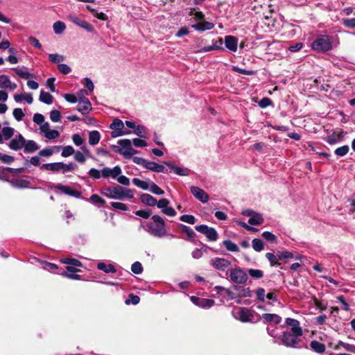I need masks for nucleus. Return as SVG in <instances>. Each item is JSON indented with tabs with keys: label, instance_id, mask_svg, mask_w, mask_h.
Wrapping results in <instances>:
<instances>
[{
	"label": "nucleus",
	"instance_id": "obj_26",
	"mask_svg": "<svg viewBox=\"0 0 355 355\" xmlns=\"http://www.w3.org/2000/svg\"><path fill=\"white\" fill-rule=\"evenodd\" d=\"M146 168L156 173L165 172V167L163 165L157 164L155 162L148 161Z\"/></svg>",
	"mask_w": 355,
	"mask_h": 355
},
{
	"label": "nucleus",
	"instance_id": "obj_57",
	"mask_svg": "<svg viewBox=\"0 0 355 355\" xmlns=\"http://www.w3.org/2000/svg\"><path fill=\"white\" fill-rule=\"evenodd\" d=\"M49 59L53 63H59L64 60V57L57 53H51L49 54Z\"/></svg>",
	"mask_w": 355,
	"mask_h": 355
},
{
	"label": "nucleus",
	"instance_id": "obj_6",
	"mask_svg": "<svg viewBox=\"0 0 355 355\" xmlns=\"http://www.w3.org/2000/svg\"><path fill=\"white\" fill-rule=\"evenodd\" d=\"M234 316L243 322H255L258 320L254 312L244 307H240L234 311Z\"/></svg>",
	"mask_w": 355,
	"mask_h": 355
},
{
	"label": "nucleus",
	"instance_id": "obj_17",
	"mask_svg": "<svg viewBox=\"0 0 355 355\" xmlns=\"http://www.w3.org/2000/svg\"><path fill=\"white\" fill-rule=\"evenodd\" d=\"M92 104L89 100L85 97L79 96L77 110L83 114H87L92 110Z\"/></svg>",
	"mask_w": 355,
	"mask_h": 355
},
{
	"label": "nucleus",
	"instance_id": "obj_51",
	"mask_svg": "<svg viewBox=\"0 0 355 355\" xmlns=\"http://www.w3.org/2000/svg\"><path fill=\"white\" fill-rule=\"evenodd\" d=\"M249 275L254 279H260L263 276V272L258 269H249Z\"/></svg>",
	"mask_w": 355,
	"mask_h": 355
},
{
	"label": "nucleus",
	"instance_id": "obj_54",
	"mask_svg": "<svg viewBox=\"0 0 355 355\" xmlns=\"http://www.w3.org/2000/svg\"><path fill=\"white\" fill-rule=\"evenodd\" d=\"M262 236L263 239L270 243H277L276 236L270 232H263L262 233Z\"/></svg>",
	"mask_w": 355,
	"mask_h": 355
},
{
	"label": "nucleus",
	"instance_id": "obj_30",
	"mask_svg": "<svg viewBox=\"0 0 355 355\" xmlns=\"http://www.w3.org/2000/svg\"><path fill=\"white\" fill-rule=\"evenodd\" d=\"M101 139V135L97 130H92L89 133V144L92 146H96Z\"/></svg>",
	"mask_w": 355,
	"mask_h": 355
},
{
	"label": "nucleus",
	"instance_id": "obj_5",
	"mask_svg": "<svg viewBox=\"0 0 355 355\" xmlns=\"http://www.w3.org/2000/svg\"><path fill=\"white\" fill-rule=\"evenodd\" d=\"M77 168L76 164L74 163L64 164L63 162H53L49 164H44L40 166L42 171H52L53 173H65L69 171H73Z\"/></svg>",
	"mask_w": 355,
	"mask_h": 355
},
{
	"label": "nucleus",
	"instance_id": "obj_58",
	"mask_svg": "<svg viewBox=\"0 0 355 355\" xmlns=\"http://www.w3.org/2000/svg\"><path fill=\"white\" fill-rule=\"evenodd\" d=\"M89 201L94 204H101L104 205L105 203V200L101 198L97 194H93L89 198Z\"/></svg>",
	"mask_w": 355,
	"mask_h": 355
},
{
	"label": "nucleus",
	"instance_id": "obj_13",
	"mask_svg": "<svg viewBox=\"0 0 355 355\" xmlns=\"http://www.w3.org/2000/svg\"><path fill=\"white\" fill-rule=\"evenodd\" d=\"M24 142L25 138L21 134L19 133L14 138L12 137L10 139L8 146L11 150L17 151L23 148Z\"/></svg>",
	"mask_w": 355,
	"mask_h": 355
},
{
	"label": "nucleus",
	"instance_id": "obj_56",
	"mask_svg": "<svg viewBox=\"0 0 355 355\" xmlns=\"http://www.w3.org/2000/svg\"><path fill=\"white\" fill-rule=\"evenodd\" d=\"M131 270L135 274L139 275L141 274L143 271V267L140 262L136 261L131 266Z\"/></svg>",
	"mask_w": 355,
	"mask_h": 355
},
{
	"label": "nucleus",
	"instance_id": "obj_25",
	"mask_svg": "<svg viewBox=\"0 0 355 355\" xmlns=\"http://www.w3.org/2000/svg\"><path fill=\"white\" fill-rule=\"evenodd\" d=\"M140 200L142 203L150 206V207H154L157 205V200L151 195L148 193H142L140 195Z\"/></svg>",
	"mask_w": 355,
	"mask_h": 355
},
{
	"label": "nucleus",
	"instance_id": "obj_15",
	"mask_svg": "<svg viewBox=\"0 0 355 355\" xmlns=\"http://www.w3.org/2000/svg\"><path fill=\"white\" fill-rule=\"evenodd\" d=\"M54 188L66 195L74 197L76 198H82L81 193L76 189H72L71 187L62 185V184H56L54 185Z\"/></svg>",
	"mask_w": 355,
	"mask_h": 355
},
{
	"label": "nucleus",
	"instance_id": "obj_64",
	"mask_svg": "<svg viewBox=\"0 0 355 355\" xmlns=\"http://www.w3.org/2000/svg\"><path fill=\"white\" fill-rule=\"evenodd\" d=\"M72 140L77 146H80L84 143V139L78 134H74L72 136Z\"/></svg>",
	"mask_w": 355,
	"mask_h": 355
},
{
	"label": "nucleus",
	"instance_id": "obj_59",
	"mask_svg": "<svg viewBox=\"0 0 355 355\" xmlns=\"http://www.w3.org/2000/svg\"><path fill=\"white\" fill-rule=\"evenodd\" d=\"M50 119L53 122H58L60 121L61 115L58 110H52L50 113Z\"/></svg>",
	"mask_w": 355,
	"mask_h": 355
},
{
	"label": "nucleus",
	"instance_id": "obj_23",
	"mask_svg": "<svg viewBox=\"0 0 355 355\" xmlns=\"http://www.w3.org/2000/svg\"><path fill=\"white\" fill-rule=\"evenodd\" d=\"M164 164L172 169L177 175L187 176L189 174V170L187 168H181L175 166L171 162H164Z\"/></svg>",
	"mask_w": 355,
	"mask_h": 355
},
{
	"label": "nucleus",
	"instance_id": "obj_49",
	"mask_svg": "<svg viewBox=\"0 0 355 355\" xmlns=\"http://www.w3.org/2000/svg\"><path fill=\"white\" fill-rule=\"evenodd\" d=\"M349 146L347 145H345L341 147L337 148L335 150L334 153L336 155H338L339 157H343L347 154V153L349 152Z\"/></svg>",
	"mask_w": 355,
	"mask_h": 355
},
{
	"label": "nucleus",
	"instance_id": "obj_19",
	"mask_svg": "<svg viewBox=\"0 0 355 355\" xmlns=\"http://www.w3.org/2000/svg\"><path fill=\"white\" fill-rule=\"evenodd\" d=\"M121 173V168L119 166H116L113 168L105 167L101 171L102 177L116 178Z\"/></svg>",
	"mask_w": 355,
	"mask_h": 355
},
{
	"label": "nucleus",
	"instance_id": "obj_20",
	"mask_svg": "<svg viewBox=\"0 0 355 355\" xmlns=\"http://www.w3.org/2000/svg\"><path fill=\"white\" fill-rule=\"evenodd\" d=\"M238 41V38L232 35H227L224 39L225 47L232 52L237 51Z\"/></svg>",
	"mask_w": 355,
	"mask_h": 355
},
{
	"label": "nucleus",
	"instance_id": "obj_16",
	"mask_svg": "<svg viewBox=\"0 0 355 355\" xmlns=\"http://www.w3.org/2000/svg\"><path fill=\"white\" fill-rule=\"evenodd\" d=\"M190 190L193 196L201 202L207 203L209 201V195L200 187L191 186Z\"/></svg>",
	"mask_w": 355,
	"mask_h": 355
},
{
	"label": "nucleus",
	"instance_id": "obj_2",
	"mask_svg": "<svg viewBox=\"0 0 355 355\" xmlns=\"http://www.w3.org/2000/svg\"><path fill=\"white\" fill-rule=\"evenodd\" d=\"M338 44L337 39L327 35H320L312 42L311 49L318 53H324Z\"/></svg>",
	"mask_w": 355,
	"mask_h": 355
},
{
	"label": "nucleus",
	"instance_id": "obj_32",
	"mask_svg": "<svg viewBox=\"0 0 355 355\" xmlns=\"http://www.w3.org/2000/svg\"><path fill=\"white\" fill-rule=\"evenodd\" d=\"M97 268L105 272V273H114L116 272V269L112 264H105L103 262L98 263Z\"/></svg>",
	"mask_w": 355,
	"mask_h": 355
},
{
	"label": "nucleus",
	"instance_id": "obj_11",
	"mask_svg": "<svg viewBox=\"0 0 355 355\" xmlns=\"http://www.w3.org/2000/svg\"><path fill=\"white\" fill-rule=\"evenodd\" d=\"M68 19L74 24L86 30L89 33H92L94 31V27L84 19H80L79 17L74 14L69 15L68 16Z\"/></svg>",
	"mask_w": 355,
	"mask_h": 355
},
{
	"label": "nucleus",
	"instance_id": "obj_36",
	"mask_svg": "<svg viewBox=\"0 0 355 355\" xmlns=\"http://www.w3.org/2000/svg\"><path fill=\"white\" fill-rule=\"evenodd\" d=\"M60 262L62 263L67 264L69 266H73L75 267H81L82 263L76 259L72 258H63L60 259Z\"/></svg>",
	"mask_w": 355,
	"mask_h": 355
},
{
	"label": "nucleus",
	"instance_id": "obj_44",
	"mask_svg": "<svg viewBox=\"0 0 355 355\" xmlns=\"http://www.w3.org/2000/svg\"><path fill=\"white\" fill-rule=\"evenodd\" d=\"M135 133L139 137L146 138L148 132L144 126L139 125L136 127Z\"/></svg>",
	"mask_w": 355,
	"mask_h": 355
},
{
	"label": "nucleus",
	"instance_id": "obj_1",
	"mask_svg": "<svg viewBox=\"0 0 355 355\" xmlns=\"http://www.w3.org/2000/svg\"><path fill=\"white\" fill-rule=\"evenodd\" d=\"M153 223L147 222L143 228L150 234L161 238L166 234V224L164 220L159 215L152 216Z\"/></svg>",
	"mask_w": 355,
	"mask_h": 355
},
{
	"label": "nucleus",
	"instance_id": "obj_42",
	"mask_svg": "<svg viewBox=\"0 0 355 355\" xmlns=\"http://www.w3.org/2000/svg\"><path fill=\"white\" fill-rule=\"evenodd\" d=\"M53 28L56 34H60L64 31L66 26L64 22L58 21L53 24Z\"/></svg>",
	"mask_w": 355,
	"mask_h": 355
},
{
	"label": "nucleus",
	"instance_id": "obj_27",
	"mask_svg": "<svg viewBox=\"0 0 355 355\" xmlns=\"http://www.w3.org/2000/svg\"><path fill=\"white\" fill-rule=\"evenodd\" d=\"M263 217L261 214L255 212L248 220L251 225H260L263 223Z\"/></svg>",
	"mask_w": 355,
	"mask_h": 355
},
{
	"label": "nucleus",
	"instance_id": "obj_46",
	"mask_svg": "<svg viewBox=\"0 0 355 355\" xmlns=\"http://www.w3.org/2000/svg\"><path fill=\"white\" fill-rule=\"evenodd\" d=\"M214 301L211 299L201 298L199 307L208 309L214 304Z\"/></svg>",
	"mask_w": 355,
	"mask_h": 355
},
{
	"label": "nucleus",
	"instance_id": "obj_12",
	"mask_svg": "<svg viewBox=\"0 0 355 355\" xmlns=\"http://www.w3.org/2000/svg\"><path fill=\"white\" fill-rule=\"evenodd\" d=\"M230 264L231 262L224 258L215 257L210 260V265L220 271H225Z\"/></svg>",
	"mask_w": 355,
	"mask_h": 355
},
{
	"label": "nucleus",
	"instance_id": "obj_10",
	"mask_svg": "<svg viewBox=\"0 0 355 355\" xmlns=\"http://www.w3.org/2000/svg\"><path fill=\"white\" fill-rule=\"evenodd\" d=\"M170 202L166 198L160 199L157 204L159 209L162 210V212L168 216H175L177 213L173 207L169 206Z\"/></svg>",
	"mask_w": 355,
	"mask_h": 355
},
{
	"label": "nucleus",
	"instance_id": "obj_39",
	"mask_svg": "<svg viewBox=\"0 0 355 355\" xmlns=\"http://www.w3.org/2000/svg\"><path fill=\"white\" fill-rule=\"evenodd\" d=\"M223 245L225 247V248L230 252H237L239 251V248L237 246L236 244L233 243L230 240H225L223 241Z\"/></svg>",
	"mask_w": 355,
	"mask_h": 355
},
{
	"label": "nucleus",
	"instance_id": "obj_55",
	"mask_svg": "<svg viewBox=\"0 0 355 355\" xmlns=\"http://www.w3.org/2000/svg\"><path fill=\"white\" fill-rule=\"evenodd\" d=\"M12 185L17 188H26L29 185V182L26 180H17L15 182H12Z\"/></svg>",
	"mask_w": 355,
	"mask_h": 355
},
{
	"label": "nucleus",
	"instance_id": "obj_35",
	"mask_svg": "<svg viewBox=\"0 0 355 355\" xmlns=\"http://www.w3.org/2000/svg\"><path fill=\"white\" fill-rule=\"evenodd\" d=\"M209 248L207 245H203L202 248H196L191 253L193 259H198L202 257L204 252H207Z\"/></svg>",
	"mask_w": 355,
	"mask_h": 355
},
{
	"label": "nucleus",
	"instance_id": "obj_40",
	"mask_svg": "<svg viewBox=\"0 0 355 355\" xmlns=\"http://www.w3.org/2000/svg\"><path fill=\"white\" fill-rule=\"evenodd\" d=\"M149 191L155 195L162 196L164 194V191L159 187H158L155 182L153 181L150 182V187L148 189Z\"/></svg>",
	"mask_w": 355,
	"mask_h": 355
},
{
	"label": "nucleus",
	"instance_id": "obj_8",
	"mask_svg": "<svg viewBox=\"0 0 355 355\" xmlns=\"http://www.w3.org/2000/svg\"><path fill=\"white\" fill-rule=\"evenodd\" d=\"M230 279L235 284H242L246 282L248 275L241 268L232 269L230 272Z\"/></svg>",
	"mask_w": 355,
	"mask_h": 355
},
{
	"label": "nucleus",
	"instance_id": "obj_21",
	"mask_svg": "<svg viewBox=\"0 0 355 355\" xmlns=\"http://www.w3.org/2000/svg\"><path fill=\"white\" fill-rule=\"evenodd\" d=\"M286 324L291 327V330L289 331L298 334H303L302 329L300 327V322L298 320L288 318L286 319Z\"/></svg>",
	"mask_w": 355,
	"mask_h": 355
},
{
	"label": "nucleus",
	"instance_id": "obj_61",
	"mask_svg": "<svg viewBox=\"0 0 355 355\" xmlns=\"http://www.w3.org/2000/svg\"><path fill=\"white\" fill-rule=\"evenodd\" d=\"M60 135V132L55 130H50L48 132H46L44 137L48 139H54L58 137Z\"/></svg>",
	"mask_w": 355,
	"mask_h": 355
},
{
	"label": "nucleus",
	"instance_id": "obj_63",
	"mask_svg": "<svg viewBox=\"0 0 355 355\" xmlns=\"http://www.w3.org/2000/svg\"><path fill=\"white\" fill-rule=\"evenodd\" d=\"M117 182L124 186H129L130 184V179L125 175H119L117 178Z\"/></svg>",
	"mask_w": 355,
	"mask_h": 355
},
{
	"label": "nucleus",
	"instance_id": "obj_50",
	"mask_svg": "<svg viewBox=\"0 0 355 355\" xmlns=\"http://www.w3.org/2000/svg\"><path fill=\"white\" fill-rule=\"evenodd\" d=\"M74 153L75 150L71 146H67L62 148L61 155L63 157H67L72 155Z\"/></svg>",
	"mask_w": 355,
	"mask_h": 355
},
{
	"label": "nucleus",
	"instance_id": "obj_7",
	"mask_svg": "<svg viewBox=\"0 0 355 355\" xmlns=\"http://www.w3.org/2000/svg\"><path fill=\"white\" fill-rule=\"evenodd\" d=\"M135 191L134 189H127L119 185H114V199L123 200H130L135 196Z\"/></svg>",
	"mask_w": 355,
	"mask_h": 355
},
{
	"label": "nucleus",
	"instance_id": "obj_60",
	"mask_svg": "<svg viewBox=\"0 0 355 355\" xmlns=\"http://www.w3.org/2000/svg\"><path fill=\"white\" fill-rule=\"evenodd\" d=\"M139 301L140 298L139 296L130 294L129 295V298L125 300V304H129L131 303L134 305H136L139 302Z\"/></svg>",
	"mask_w": 355,
	"mask_h": 355
},
{
	"label": "nucleus",
	"instance_id": "obj_14",
	"mask_svg": "<svg viewBox=\"0 0 355 355\" xmlns=\"http://www.w3.org/2000/svg\"><path fill=\"white\" fill-rule=\"evenodd\" d=\"M110 128L114 131L112 132L113 137L124 135L129 132H123L122 130L124 127L123 121L119 119H115L113 122L110 124Z\"/></svg>",
	"mask_w": 355,
	"mask_h": 355
},
{
	"label": "nucleus",
	"instance_id": "obj_31",
	"mask_svg": "<svg viewBox=\"0 0 355 355\" xmlns=\"http://www.w3.org/2000/svg\"><path fill=\"white\" fill-rule=\"evenodd\" d=\"M310 347L314 352L322 354L325 351V345L317 340H313L310 343Z\"/></svg>",
	"mask_w": 355,
	"mask_h": 355
},
{
	"label": "nucleus",
	"instance_id": "obj_53",
	"mask_svg": "<svg viewBox=\"0 0 355 355\" xmlns=\"http://www.w3.org/2000/svg\"><path fill=\"white\" fill-rule=\"evenodd\" d=\"M12 114H13L14 118L17 121H21L25 115L22 109H21V108H15L13 110Z\"/></svg>",
	"mask_w": 355,
	"mask_h": 355
},
{
	"label": "nucleus",
	"instance_id": "obj_34",
	"mask_svg": "<svg viewBox=\"0 0 355 355\" xmlns=\"http://www.w3.org/2000/svg\"><path fill=\"white\" fill-rule=\"evenodd\" d=\"M53 97L51 94L46 92L43 90H42L40 92V101H42L44 103H46L47 105H50L53 103Z\"/></svg>",
	"mask_w": 355,
	"mask_h": 355
},
{
	"label": "nucleus",
	"instance_id": "obj_3",
	"mask_svg": "<svg viewBox=\"0 0 355 355\" xmlns=\"http://www.w3.org/2000/svg\"><path fill=\"white\" fill-rule=\"evenodd\" d=\"M302 334L293 333L288 331L283 332L280 341L274 340V343L284 345L287 347L301 348L304 346Z\"/></svg>",
	"mask_w": 355,
	"mask_h": 355
},
{
	"label": "nucleus",
	"instance_id": "obj_22",
	"mask_svg": "<svg viewBox=\"0 0 355 355\" xmlns=\"http://www.w3.org/2000/svg\"><path fill=\"white\" fill-rule=\"evenodd\" d=\"M214 27V23L203 21H200L195 24L191 25V28L198 31H209L212 29Z\"/></svg>",
	"mask_w": 355,
	"mask_h": 355
},
{
	"label": "nucleus",
	"instance_id": "obj_48",
	"mask_svg": "<svg viewBox=\"0 0 355 355\" xmlns=\"http://www.w3.org/2000/svg\"><path fill=\"white\" fill-rule=\"evenodd\" d=\"M114 186L113 187H106L101 190V193L104 196L110 199H114Z\"/></svg>",
	"mask_w": 355,
	"mask_h": 355
},
{
	"label": "nucleus",
	"instance_id": "obj_33",
	"mask_svg": "<svg viewBox=\"0 0 355 355\" xmlns=\"http://www.w3.org/2000/svg\"><path fill=\"white\" fill-rule=\"evenodd\" d=\"M150 180L144 181L139 178H133L132 183L137 187L141 188L143 190H148L150 187Z\"/></svg>",
	"mask_w": 355,
	"mask_h": 355
},
{
	"label": "nucleus",
	"instance_id": "obj_47",
	"mask_svg": "<svg viewBox=\"0 0 355 355\" xmlns=\"http://www.w3.org/2000/svg\"><path fill=\"white\" fill-rule=\"evenodd\" d=\"M180 220L191 225L196 222V218L193 215L184 214L180 216Z\"/></svg>",
	"mask_w": 355,
	"mask_h": 355
},
{
	"label": "nucleus",
	"instance_id": "obj_62",
	"mask_svg": "<svg viewBox=\"0 0 355 355\" xmlns=\"http://www.w3.org/2000/svg\"><path fill=\"white\" fill-rule=\"evenodd\" d=\"M343 24L347 28H355V18L343 19Z\"/></svg>",
	"mask_w": 355,
	"mask_h": 355
},
{
	"label": "nucleus",
	"instance_id": "obj_45",
	"mask_svg": "<svg viewBox=\"0 0 355 355\" xmlns=\"http://www.w3.org/2000/svg\"><path fill=\"white\" fill-rule=\"evenodd\" d=\"M253 249L257 252H260L263 249V243L261 239H254L252 241Z\"/></svg>",
	"mask_w": 355,
	"mask_h": 355
},
{
	"label": "nucleus",
	"instance_id": "obj_29",
	"mask_svg": "<svg viewBox=\"0 0 355 355\" xmlns=\"http://www.w3.org/2000/svg\"><path fill=\"white\" fill-rule=\"evenodd\" d=\"M15 132L13 128L3 127L1 132L3 140H10L14 136Z\"/></svg>",
	"mask_w": 355,
	"mask_h": 355
},
{
	"label": "nucleus",
	"instance_id": "obj_41",
	"mask_svg": "<svg viewBox=\"0 0 355 355\" xmlns=\"http://www.w3.org/2000/svg\"><path fill=\"white\" fill-rule=\"evenodd\" d=\"M179 228L183 232L187 234V235L189 239H193L196 236V233L193 232V230L191 228H190L189 227H188V226H187L185 225L180 224L179 225Z\"/></svg>",
	"mask_w": 355,
	"mask_h": 355
},
{
	"label": "nucleus",
	"instance_id": "obj_38",
	"mask_svg": "<svg viewBox=\"0 0 355 355\" xmlns=\"http://www.w3.org/2000/svg\"><path fill=\"white\" fill-rule=\"evenodd\" d=\"M12 70L16 73V74L23 79H28L29 78L33 77L32 73L24 70L23 69L17 67L13 68Z\"/></svg>",
	"mask_w": 355,
	"mask_h": 355
},
{
	"label": "nucleus",
	"instance_id": "obj_4",
	"mask_svg": "<svg viewBox=\"0 0 355 355\" xmlns=\"http://www.w3.org/2000/svg\"><path fill=\"white\" fill-rule=\"evenodd\" d=\"M119 146L113 145L112 150L121 155L125 159H130L132 156L138 153V151L132 147V141L130 139H120L117 141Z\"/></svg>",
	"mask_w": 355,
	"mask_h": 355
},
{
	"label": "nucleus",
	"instance_id": "obj_43",
	"mask_svg": "<svg viewBox=\"0 0 355 355\" xmlns=\"http://www.w3.org/2000/svg\"><path fill=\"white\" fill-rule=\"evenodd\" d=\"M190 15H193L196 21H203L205 19L204 14L196 8H191L189 12Z\"/></svg>",
	"mask_w": 355,
	"mask_h": 355
},
{
	"label": "nucleus",
	"instance_id": "obj_9",
	"mask_svg": "<svg viewBox=\"0 0 355 355\" xmlns=\"http://www.w3.org/2000/svg\"><path fill=\"white\" fill-rule=\"evenodd\" d=\"M195 229L198 232L205 234L211 241H216L218 238V234L216 230L213 227H209L206 225H196Z\"/></svg>",
	"mask_w": 355,
	"mask_h": 355
},
{
	"label": "nucleus",
	"instance_id": "obj_37",
	"mask_svg": "<svg viewBox=\"0 0 355 355\" xmlns=\"http://www.w3.org/2000/svg\"><path fill=\"white\" fill-rule=\"evenodd\" d=\"M266 257L269 261L271 266H277L280 264L278 261L279 260H280L278 257V254L277 255H275L271 252H268L266 254Z\"/></svg>",
	"mask_w": 355,
	"mask_h": 355
},
{
	"label": "nucleus",
	"instance_id": "obj_52",
	"mask_svg": "<svg viewBox=\"0 0 355 355\" xmlns=\"http://www.w3.org/2000/svg\"><path fill=\"white\" fill-rule=\"evenodd\" d=\"M110 206L115 209L122 211H128L129 209L125 204L119 202H110Z\"/></svg>",
	"mask_w": 355,
	"mask_h": 355
},
{
	"label": "nucleus",
	"instance_id": "obj_28",
	"mask_svg": "<svg viewBox=\"0 0 355 355\" xmlns=\"http://www.w3.org/2000/svg\"><path fill=\"white\" fill-rule=\"evenodd\" d=\"M262 318L267 322H273L275 324H279L282 321V318L279 315L272 313H263Z\"/></svg>",
	"mask_w": 355,
	"mask_h": 355
},
{
	"label": "nucleus",
	"instance_id": "obj_18",
	"mask_svg": "<svg viewBox=\"0 0 355 355\" xmlns=\"http://www.w3.org/2000/svg\"><path fill=\"white\" fill-rule=\"evenodd\" d=\"M17 87V84L12 83L8 76L4 74L0 75V89L14 91Z\"/></svg>",
	"mask_w": 355,
	"mask_h": 355
},
{
	"label": "nucleus",
	"instance_id": "obj_24",
	"mask_svg": "<svg viewBox=\"0 0 355 355\" xmlns=\"http://www.w3.org/2000/svg\"><path fill=\"white\" fill-rule=\"evenodd\" d=\"M23 146L25 153H33L39 149V146L33 140H26Z\"/></svg>",
	"mask_w": 355,
	"mask_h": 355
}]
</instances>
